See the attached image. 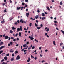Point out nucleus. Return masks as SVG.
Segmentation results:
<instances>
[{"label": "nucleus", "mask_w": 64, "mask_h": 64, "mask_svg": "<svg viewBox=\"0 0 64 64\" xmlns=\"http://www.w3.org/2000/svg\"><path fill=\"white\" fill-rule=\"evenodd\" d=\"M34 41H36V42H37V43H38V40H36V39H35L34 40Z\"/></svg>", "instance_id": "nucleus-25"}, {"label": "nucleus", "mask_w": 64, "mask_h": 64, "mask_svg": "<svg viewBox=\"0 0 64 64\" xmlns=\"http://www.w3.org/2000/svg\"><path fill=\"white\" fill-rule=\"evenodd\" d=\"M17 22L18 24L20 23V21L19 20H18L17 21Z\"/></svg>", "instance_id": "nucleus-47"}, {"label": "nucleus", "mask_w": 64, "mask_h": 64, "mask_svg": "<svg viewBox=\"0 0 64 64\" xmlns=\"http://www.w3.org/2000/svg\"><path fill=\"white\" fill-rule=\"evenodd\" d=\"M60 31L63 34H64V31H62V30H61Z\"/></svg>", "instance_id": "nucleus-26"}, {"label": "nucleus", "mask_w": 64, "mask_h": 64, "mask_svg": "<svg viewBox=\"0 0 64 64\" xmlns=\"http://www.w3.org/2000/svg\"><path fill=\"white\" fill-rule=\"evenodd\" d=\"M14 52V50L12 49H11L10 50V52L13 53Z\"/></svg>", "instance_id": "nucleus-5"}, {"label": "nucleus", "mask_w": 64, "mask_h": 64, "mask_svg": "<svg viewBox=\"0 0 64 64\" xmlns=\"http://www.w3.org/2000/svg\"><path fill=\"white\" fill-rule=\"evenodd\" d=\"M49 30V28H48L47 30H46V31H47V32H48Z\"/></svg>", "instance_id": "nucleus-28"}, {"label": "nucleus", "mask_w": 64, "mask_h": 64, "mask_svg": "<svg viewBox=\"0 0 64 64\" xmlns=\"http://www.w3.org/2000/svg\"><path fill=\"white\" fill-rule=\"evenodd\" d=\"M23 21V20L22 19H21L20 20V22H22Z\"/></svg>", "instance_id": "nucleus-55"}, {"label": "nucleus", "mask_w": 64, "mask_h": 64, "mask_svg": "<svg viewBox=\"0 0 64 64\" xmlns=\"http://www.w3.org/2000/svg\"><path fill=\"white\" fill-rule=\"evenodd\" d=\"M4 13H5V12H7V10H4Z\"/></svg>", "instance_id": "nucleus-24"}, {"label": "nucleus", "mask_w": 64, "mask_h": 64, "mask_svg": "<svg viewBox=\"0 0 64 64\" xmlns=\"http://www.w3.org/2000/svg\"><path fill=\"white\" fill-rule=\"evenodd\" d=\"M3 42H1L0 44L1 45H2V44H3Z\"/></svg>", "instance_id": "nucleus-31"}, {"label": "nucleus", "mask_w": 64, "mask_h": 64, "mask_svg": "<svg viewBox=\"0 0 64 64\" xmlns=\"http://www.w3.org/2000/svg\"><path fill=\"white\" fill-rule=\"evenodd\" d=\"M21 30V31H22V26H20V28H18L17 30V32H19L20 31V30Z\"/></svg>", "instance_id": "nucleus-1"}, {"label": "nucleus", "mask_w": 64, "mask_h": 64, "mask_svg": "<svg viewBox=\"0 0 64 64\" xmlns=\"http://www.w3.org/2000/svg\"><path fill=\"white\" fill-rule=\"evenodd\" d=\"M29 42H26V44H29Z\"/></svg>", "instance_id": "nucleus-56"}, {"label": "nucleus", "mask_w": 64, "mask_h": 64, "mask_svg": "<svg viewBox=\"0 0 64 64\" xmlns=\"http://www.w3.org/2000/svg\"><path fill=\"white\" fill-rule=\"evenodd\" d=\"M13 19L12 18H10V21H11L12 20V19Z\"/></svg>", "instance_id": "nucleus-46"}, {"label": "nucleus", "mask_w": 64, "mask_h": 64, "mask_svg": "<svg viewBox=\"0 0 64 64\" xmlns=\"http://www.w3.org/2000/svg\"><path fill=\"white\" fill-rule=\"evenodd\" d=\"M15 25H17L18 24V23L17 22H16L15 23H14Z\"/></svg>", "instance_id": "nucleus-43"}, {"label": "nucleus", "mask_w": 64, "mask_h": 64, "mask_svg": "<svg viewBox=\"0 0 64 64\" xmlns=\"http://www.w3.org/2000/svg\"><path fill=\"white\" fill-rule=\"evenodd\" d=\"M19 35L20 37H21V33L20 32L19 33Z\"/></svg>", "instance_id": "nucleus-16"}, {"label": "nucleus", "mask_w": 64, "mask_h": 64, "mask_svg": "<svg viewBox=\"0 0 64 64\" xmlns=\"http://www.w3.org/2000/svg\"><path fill=\"white\" fill-rule=\"evenodd\" d=\"M14 39V38H13V37H11V39Z\"/></svg>", "instance_id": "nucleus-54"}, {"label": "nucleus", "mask_w": 64, "mask_h": 64, "mask_svg": "<svg viewBox=\"0 0 64 64\" xmlns=\"http://www.w3.org/2000/svg\"><path fill=\"white\" fill-rule=\"evenodd\" d=\"M4 59L5 60H7V56H5L4 58Z\"/></svg>", "instance_id": "nucleus-10"}, {"label": "nucleus", "mask_w": 64, "mask_h": 64, "mask_svg": "<svg viewBox=\"0 0 64 64\" xmlns=\"http://www.w3.org/2000/svg\"><path fill=\"white\" fill-rule=\"evenodd\" d=\"M24 30H26L27 29H26V28H24Z\"/></svg>", "instance_id": "nucleus-63"}, {"label": "nucleus", "mask_w": 64, "mask_h": 64, "mask_svg": "<svg viewBox=\"0 0 64 64\" xmlns=\"http://www.w3.org/2000/svg\"><path fill=\"white\" fill-rule=\"evenodd\" d=\"M53 43L54 44V45H56V44H55V41H53Z\"/></svg>", "instance_id": "nucleus-15"}, {"label": "nucleus", "mask_w": 64, "mask_h": 64, "mask_svg": "<svg viewBox=\"0 0 64 64\" xmlns=\"http://www.w3.org/2000/svg\"><path fill=\"white\" fill-rule=\"evenodd\" d=\"M2 4L4 6V5L5 6V3H4L3 4Z\"/></svg>", "instance_id": "nucleus-34"}, {"label": "nucleus", "mask_w": 64, "mask_h": 64, "mask_svg": "<svg viewBox=\"0 0 64 64\" xmlns=\"http://www.w3.org/2000/svg\"><path fill=\"white\" fill-rule=\"evenodd\" d=\"M32 25V23H30V27H31V25Z\"/></svg>", "instance_id": "nucleus-32"}, {"label": "nucleus", "mask_w": 64, "mask_h": 64, "mask_svg": "<svg viewBox=\"0 0 64 64\" xmlns=\"http://www.w3.org/2000/svg\"><path fill=\"white\" fill-rule=\"evenodd\" d=\"M18 34H16L15 35V36L16 37H17V36Z\"/></svg>", "instance_id": "nucleus-45"}, {"label": "nucleus", "mask_w": 64, "mask_h": 64, "mask_svg": "<svg viewBox=\"0 0 64 64\" xmlns=\"http://www.w3.org/2000/svg\"><path fill=\"white\" fill-rule=\"evenodd\" d=\"M35 17L36 19H38V18H39V16H38V15H36V16H35Z\"/></svg>", "instance_id": "nucleus-8"}, {"label": "nucleus", "mask_w": 64, "mask_h": 64, "mask_svg": "<svg viewBox=\"0 0 64 64\" xmlns=\"http://www.w3.org/2000/svg\"><path fill=\"white\" fill-rule=\"evenodd\" d=\"M23 7H21V10H22V9H23Z\"/></svg>", "instance_id": "nucleus-57"}, {"label": "nucleus", "mask_w": 64, "mask_h": 64, "mask_svg": "<svg viewBox=\"0 0 64 64\" xmlns=\"http://www.w3.org/2000/svg\"><path fill=\"white\" fill-rule=\"evenodd\" d=\"M25 1L26 2H28V0H25Z\"/></svg>", "instance_id": "nucleus-52"}, {"label": "nucleus", "mask_w": 64, "mask_h": 64, "mask_svg": "<svg viewBox=\"0 0 64 64\" xmlns=\"http://www.w3.org/2000/svg\"><path fill=\"white\" fill-rule=\"evenodd\" d=\"M3 52V51H0V54H1V53H2Z\"/></svg>", "instance_id": "nucleus-36"}, {"label": "nucleus", "mask_w": 64, "mask_h": 64, "mask_svg": "<svg viewBox=\"0 0 64 64\" xmlns=\"http://www.w3.org/2000/svg\"><path fill=\"white\" fill-rule=\"evenodd\" d=\"M11 61H13L14 60V58H12L10 59Z\"/></svg>", "instance_id": "nucleus-29"}, {"label": "nucleus", "mask_w": 64, "mask_h": 64, "mask_svg": "<svg viewBox=\"0 0 64 64\" xmlns=\"http://www.w3.org/2000/svg\"><path fill=\"white\" fill-rule=\"evenodd\" d=\"M41 61L42 62V63H44V62H45V60H42Z\"/></svg>", "instance_id": "nucleus-35"}, {"label": "nucleus", "mask_w": 64, "mask_h": 64, "mask_svg": "<svg viewBox=\"0 0 64 64\" xmlns=\"http://www.w3.org/2000/svg\"><path fill=\"white\" fill-rule=\"evenodd\" d=\"M63 4H62V2L61 1L60 2V4L61 5H62Z\"/></svg>", "instance_id": "nucleus-23"}, {"label": "nucleus", "mask_w": 64, "mask_h": 64, "mask_svg": "<svg viewBox=\"0 0 64 64\" xmlns=\"http://www.w3.org/2000/svg\"><path fill=\"white\" fill-rule=\"evenodd\" d=\"M2 64H7V63L3 62Z\"/></svg>", "instance_id": "nucleus-41"}, {"label": "nucleus", "mask_w": 64, "mask_h": 64, "mask_svg": "<svg viewBox=\"0 0 64 64\" xmlns=\"http://www.w3.org/2000/svg\"><path fill=\"white\" fill-rule=\"evenodd\" d=\"M35 25L36 27H38V25L36 23L35 24Z\"/></svg>", "instance_id": "nucleus-21"}, {"label": "nucleus", "mask_w": 64, "mask_h": 64, "mask_svg": "<svg viewBox=\"0 0 64 64\" xmlns=\"http://www.w3.org/2000/svg\"><path fill=\"white\" fill-rule=\"evenodd\" d=\"M28 38H30L31 40H32L34 39V38H33V37H31V36H30L28 37Z\"/></svg>", "instance_id": "nucleus-3"}, {"label": "nucleus", "mask_w": 64, "mask_h": 64, "mask_svg": "<svg viewBox=\"0 0 64 64\" xmlns=\"http://www.w3.org/2000/svg\"><path fill=\"white\" fill-rule=\"evenodd\" d=\"M16 60H19L20 58V56L19 55H18L17 56V57L16 58Z\"/></svg>", "instance_id": "nucleus-2"}, {"label": "nucleus", "mask_w": 64, "mask_h": 64, "mask_svg": "<svg viewBox=\"0 0 64 64\" xmlns=\"http://www.w3.org/2000/svg\"><path fill=\"white\" fill-rule=\"evenodd\" d=\"M27 46V44H25L23 45V47H26Z\"/></svg>", "instance_id": "nucleus-17"}, {"label": "nucleus", "mask_w": 64, "mask_h": 64, "mask_svg": "<svg viewBox=\"0 0 64 64\" xmlns=\"http://www.w3.org/2000/svg\"><path fill=\"white\" fill-rule=\"evenodd\" d=\"M45 52H47L48 51V50H45Z\"/></svg>", "instance_id": "nucleus-62"}, {"label": "nucleus", "mask_w": 64, "mask_h": 64, "mask_svg": "<svg viewBox=\"0 0 64 64\" xmlns=\"http://www.w3.org/2000/svg\"><path fill=\"white\" fill-rule=\"evenodd\" d=\"M37 29H40V28H41V27H37Z\"/></svg>", "instance_id": "nucleus-22"}, {"label": "nucleus", "mask_w": 64, "mask_h": 64, "mask_svg": "<svg viewBox=\"0 0 64 64\" xmlns=\"http://www.w3.org/2000/svg\"><path fill=\"white\" fill-rule=\"evenodd\" d=\"M17 10H20V9H21V7H17Z\"/></svg>", "instance_id": "nucleus-7"}, {"label": "nucleus", "mask_w": 64, "mask_h": 64, "mask_svg": "<svg viewBox=\"0 0 64 64\" xmlns=\"http://www.w3.org/2000/svg\"><path fill=\"white\" fill-rule=\"evenodd\" d=\"M34 48H35V46H33L32 47V49H34Z\"/></svg>", "instance_id": "nucleus-39"}, {"label": "nucleus", "mask_w": 64, "mask_h": 64, "mask_svg": "<svg viewBox=\"0 0 64 64\" xmlns=\"http://www.w3.org/2000/svg\"><path fill=\"white\" fill-rule=\"evenodd\" d=\"M16 46L17 47H18V46H19V44H17L16 45Z\"/></svg>", "instance_id": "nucleus-53"}, {"label": "nucleus", "mask_w": 64, "mask_h": 64, "mask_svg": "<svg viewBox=\"0 0 64 64\" xmlns=\"http://www.w3.org/2000/svg\"><path fill=\"white\" fill-rule=\"evenodd\" d=\"M35 60H36L37 59V57H36L34 58Z\"/></svg>", "instance_id": "nucleus-61"}, {"label": "nucleus", "mask_w": 64, "mask_h": 64, "mask_svg": "<svg viewBox=\"0 0 64 64\" xmlns=\"http://www.w3.org/2000/svg\"><path fill=\"white\" fill-rule=\"evenodd\" d=\"M10 39H11V38L9 37L8 40H10Z\"/></svg>", "instance_id": "nucleus-60"}, {"label": "nucleus", "mask_w": 64, "mask_h": 64, "mask_svg": "<svg viewBox=\"0 0 64 64\" xmlns=\"http://www.w3.org/2000/svg\"><path fill=\"white\" fill-rule=\"evenodd\" d=\"M22 5H25V3H24V2H22Z\"/></svg>", "instance_id": "nucleus-33"}, {"label": "nucleus", "mask_w": 64, "mask_h": 64, "mask_svg": "<svg viewBox=\"0 0 64 64\" xmlns=\"http://www.w3.org/2000/svg\"><path fill=\"white\" fill-rule=\"evenodd\" d=\"M54 22L55 23H58V22H57V21H54Z\"/></svg>", "instance_id": "nucleus-38"}, {"label": "nucleus", "mask_w": 64, "mask_h": 64, "mask_svg": "<svg viewBox=\"0 0 64 64\" xmlns=\"http://www.w3.org/2000/svg\"><path fill=\"white\" fill-rule=\"evenodd\" d=\"M10 45L11 46L12 45V44H13V42H10Z\"/></svg>", "instance_id": "nucleus-20"}, {"label": "nucleus", "mask_w": 64, "mask_h": 64, "mask_svg": "<svg viewBox=\"0 0 64 64\" xmlns=\"http://www.w3.org/2000/svg\"><path fill=\"white\" fill-rule=\"evenodd\" d=\"M10 46V44H8V47H9V46Z\"/></svg>", "instance_id": "nucleus-49"}, {"label": "nucleus", "mask_w": 64, "mask_h": 64, "mask_svg": "<svg viewBox=\"0 0 64 64\" xmlns=\"http://www.w3.org/2000/svg\"><path fill=\"white\" fill-rule=\"evenodd\" d=\"M42 17H44V16H45V14L44 13H42Z\"/></svg>", "instance_id": "nucleus-13"}, {"label": "nucleus", "mask_w": 64, "mask_h": 64, "mask_svg": "<svg viewBox=\"0 0 64 64\" xmlns=\"http://www.w3.org/2000/svg\"><path fill=\"white\" fill-rule=\"evenodd\" d=\"M40 26L41 27H42L43 26V24H42L40 25Z\"/></svg>", "instance_id": "nucleus-64"}, {"label": "nucleus", "mask_w": 64, "mask_h": 64, "mask_svg": "<svg viewBox=\"0 0 64 64\" xmlns=\"http://www.w3.org/2000/svg\"><path fill=\"white\" fill-rule=\"evenodd\" d=\"M46 19V18H45V17H42V20H44V19Z\"/></svg>", "instance_id": "nucleus-14"}, {"label": "nucleus", "mask_w": 64, "mask_h": 64, "mask_svg": "<svg viewBox=\"0 0 64 64\" xmlns=\"http://www.w3.org/2000/svg\"><path fill=\"white\" fill-rule=\"evenodd\" d=\"M18 53V51L16 50L15 51V54H17Z\"/></svg>", "instance_id": "nucleus-19"}, {"label": "nucleus", "mask_w": 64, "mask_h": 64, "mask_svg": "<svg viewBox=\"0 0 64 64\" xmlns=\"http://www.w3.org/2000/svg\"><path fill=\"white\" fill-rule=\"evenodd\" d=\"M1 47L2 48H5V46H2Z\"/></svg>", "instance_id": "nucleus-40"}, {"label": "nucleus", "mask_w": 64, "mask_h": 64, "mask_svg": "<svg viewBox=\"0 0 64 64\" xmlns=\"http://www.w3.org/2000/svg\"><path fill=\"white\" fill-rule=\"evenodd\" d=\"M30 60V58L29 57L28 58V60H27V61L28 62H29Z\"/></svg>", "instance_id": "nucleus-6"}, {"label": "nucleus", "mask_w": 64, "mask_h": 64, "mask_svg": "<svg viewBox=\"0 0 64 64\" xmlns=\"http://www.w3.org/2000/svg\"><path fill=\"white\" fill-rule=\"evenodd\" d=\"M46 8L48 10V11H50V8H49V7H46Z\"/></svg>", "instance_id": "nucleus-12"}, {"label": "nucleus", "mask_w": 64, "mask_h": 64, "mask_svg": "<svg viewBox=\"0 0 64 64\" xmlns=\"http://www.w3.org/2000/svg\"><path fill=\"white\" fill-rule=\"evenodd\" d=\"M26 14V16L27 17H28V16H29V13L28 12V13H27Z\"/></svg>", "instance_id": "nucleus-9"}, {"label": "nucleus", "mask_w": 64, "mask_h": 64, "mask_svg": "<svg viewBox=\"0 0 64 64\" xmlns=\"http://www.w3.org/2000/svg\"><path fill=\"white\" fill-rule=\"evenodd\" d=\"M4 61V59H3L2 60H1V62H3Z\"/></svg>", "instance_id": "nucleus-30"}, {"label": "nucleus", "mask_w": 64, "mask_h": 64, "mask_svg": "<svg viewBox=\"0 0 64 64\" xmlns=\"http://www.w3.org/2000/svg\"><path fill=\"white\" fill-rule=\"evenodd\" d=\"M6 56H9V54H6Z\"/></svg>", "instance_id": "nucleus-42"}, {"label": "nucleus", "mask_w": 64, "mask_h": 64, "mask_svg": "<svg viewBox=\"0 0 64 64\" xmlns=\"http://www.w3.org/2000/svg\"><path fill=\"white\" fill-rule=\"evenodd\" d=\"M10 33H13V31H12V30H10Z\"/></svg>", "instance_id": "nucleus-27"}, {"label": "nucleus", "mask_w": 64, "mask_h": 64, "mask_svg": "<svg viewBox=\"0 0 64 64\" xmlns=\"http://www.w3.org/2000/svg\"><path fill=\"white\" fill-rule=\"evenodd\" d=\"M12 30H14L15 29H16V28H15L13 26L12 28Z\"/></svg>", "instance_id": "nucleus-11"}, {"label": "nucleus", "mask_w": 64, "mask_h": 64, "mask_svg": "<svg viewBox=\"0 0 64 64\" xmlns=\"http://www.w3.org/2000/svg\"><path fill=\"white\" fill-rule=\"evenodd\" d=\"M45 36H46L47 35V33H46L45 34Z\"/></svg>", "instance_id": "nucleus-59"}, {"label": "nucleus", "mask_w": 64, "mask_h": 64, "mask_svg": "<svg viewBox=\"0 0 64 64\" xmlns=\"http://www.w3.org/2000/svg\"><path fill=\"white\" fill-rule=\"evenodd\" d=\"M16 40H17V41H19V38H17Z\"/></svg>", "instance_id": "nucleus-48"}, {"label": "nucleus", "mask_w": 64, "mask_h": 64, "mask_svg": "<svg viewBox=\"0 0 64 64\" xmlns=\"http://www.w3.org/2000/svg\"><path fill=\"white\" fill-rule=\"evenodd\" d=\"M63 45V43L62 42L61 43H60V45L61 47H62V45Z\"/></svg>", "instance_id": "nucleus-18"}, {"label": "nucleus", "mask_w": 64, "mask_h": 64, "mask_svg": "<svg viewBox=\"0 0 64 64\" xmlns=\"http://www.w3.org/2000/svg\"><path fill=\"white\" fill-rule=\"evenodd\" d=\"M13 41H14V42H15V41H16V39H14Z\"/></svg>", "instance_id": "nucleus-51"}, {"label": "nucleus", "mask_w": 64, "mask_h": 64, "mask_svg": "<svg viewBox=\"0 0 64 64\" xmlns=\"http://www.w3.org/2000/svg\"><path fill=\"white\" fill-rule=\"evenodd\" d=\"M14 54H12V57H14Z\"/></svg>", "instance_id": "nucleus-44"}, {"label": "nucleus", "mask_w": 64, "mask_h": 64, "mask_svg": "<svg viewBox=\"0 0 64 64\" xmlns=\"http://www.w3.org/2000/svg\"><path fill=\"white\" fill-rule=\"evenodd\" d=\"M10 3H12V1L11 0H10Z\"/></svg>", "instance_id": "nucleus-58"}, {"label": "nucleus", "mask_w": 64, "mask_h": 64, "mask_svg": "<svg viewBox=\"0 0 64 64\" xmlns=\"http://www.w3.org/2000/svg\"><path fill=\"white\" fill-rule=\"evenodd\" d=\"M37 12H38V13H39V12H40V11L39 10H38Z\"/></svg>", "instance_id": "nucleus-50"}, {"label": "nucleus", "mask_w": 64, "mask_h": 64, "mask_svg": "<svg viewBox=\"0 0 64 64\" xmlns=\"http://www.w3.org/2000/svg\"><path fill=\"white\" fill-rule=\"evenodd\" d=\"M4 38L5 39H8L9 38V37L8 36H5Z\"/></svg>", "instance_id": "nucleus-4"}, {"label": "nucleus", "mask_w": 64, "mask_h": 64, "mask_svg": "<svg viewBox=\"0 0 64 64\" xmlns=\"http://www.w3.org/2000/svg\"><path fill=\"white\" fill-rule=\"evenodd\" d=\"M28 50H30V49H31V48H28Z\"/></svg>", "instance_id": "nucleus-37"}]
</instances>
